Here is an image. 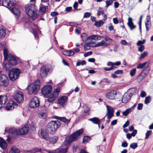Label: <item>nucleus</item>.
Wrapping results in <instances>:
<instances>
[{
  "label": "nucleus",
  "mask_w": 153,
  "mask_h": 153,
  "mask_svg": "<svg viewBox=\"0 0 153 153\" xmlns=\"http://www.w3.org/2000/svg\"><path fill=\"white\" fill-rule=\"evenodd\" d=\"M26 13L30 17L32 18L33 20H35L37 17V10L34 4H28L25 7Z\"/></svg>",
  "instance_id": "obj_1"
},
{
  "label": "nucleus",
  "mask_w": 153,
  "mask_h": 153,
  "mask_svg": "<svg viewBox=\"0 0 153 153\" xmlns=\"http://www.w3.org/2000/svg\"><path fill=\"white\" fill-rule=\"evenodd\" d=\"M60 126V122L58 121H52L49 122L46 126V129L51 134L54 133Z\"/></svg>",
  "instance_id": "obj_2"
},
{
  "label": "nucleus",
  "mask_w": 153,
  "mask_h": 153,
  "mask_svg": "<svg viewBox=\"0 0 153 153\" xmlns=\"http://www.w3.org/2000/svg\"><path fill=\"white\" fill-rule=\"evenodd\" d=\"M40 82L39 80L31 84L27 87V91L29 94H37L40 88Z\"/></svg>",
  "instance_id": "obj_3"
},
{
  "label": "nucleus",
  "mask_w": 153,
  "mask_h": 153,
  "mask_svg": "<svg viewBox=\"0 0 153 153\" xmlns=\"http://www.w3.org/2000/svg\"><path fill=\"white\" fill-rule=\"evenodd\" d=\"M83 130L81 129L77 131L76 132L67 137L65 142V145L66 146L72 141L77 139L79 137L82 133Z\"/></svg>",
  "instance_id": "obj_4"
},
{
  "label": "nucleus",
  "mask_w": 153,
  "mask_h": 153,
  "mask_svg": "<svg viewBox=\"0 0 153 153\" xmlns=\"http://www.w3.org/2000/svg\"><path fill=\"white\" fill-rule=\"evenodd\" d=\"M114 41V40L110 37L107 36L100 42L96 44L94 46V47L101 46L106 47L110 45V42H113Z\"/></svg>",
  "instance_id": "obj_5"
},
{
  "label": "nucleus",
  "mask_w": 153,
  "mask_h": 153,
  "mask_svg": "<svg viewBox=\"0 0 153 153\" xmlns=\"http://www.w3.org/2000/svg\"><path fill=\"white\" fill-rule=\"evenodd\" d=\"M52 91V87L50 85L44 86L41 89V93L45 97H51V94Z\"/></svg>",
  "instance_id": "obj_6"
},
{
  "label": "nucleus",
  "mask_w": 153,
  "mask_h": 153,
  "mask_svg": "<svg viewBox=\"0 0 153 153\" xmlns=\"http://www.w3.org/2000/svg\"><path fill=\"white\" fill-rule=\"evenodd\" d=\"M20 73V70L18 68L12 69L9 73V77L10 80L14 81L17 79Z\"/></svg>",
  "instance_id": "obj_7"
},
{
  "label": "nucleus",
  "mask_w": 153,
  "mask_h": 153,
  "mask_svg": "<svg viewBox=\"0 0 153 153\" xmlns=\"http://www.w3.org/2000/svg\"><path fill=\"white\" fill-rule=\"evenodd\" d=\"M13 96L16 101L19 103L22 102L24 100V95L23 93L21 91H15Z\"/></svg>",
  "instance_id": "obj_8"
},
{
  "label": "nucleus",
  "mask_w": 153,
  "mask_h": 153,
  "mask_svg": "<svg viewBox=\"0 0 153 153\" xmlns=\"http://www.w3.org/2000/svg\"><path fill=\"white\" fill-rule=\"evenodd\" d=\"M9 84L7 77L4 74H0V85L2 86H7Z\"/></svg>",
  "instance_id": "obj_9"
},
{
  "label": "nucleus",
  "mask_w": 153,
  "mask_h": 153,
  "mask_svg": "<svg viewBox=\"0 0 153 153\" xmlns=\"http://www.w3.org/2000/svg\"><path fill=\"white\" fill-rule=\"evenodd\" d=\"M60 88L58 87L54 89L53 94L51 96V97H49L47 99V101L49 102H51L53 101L58 97L59 93L60 91Z\"/></svg>",
  "instance_id": "obj_10"
},
{
  "label": "nucleus",
  "mask_w": 153,
  "mask_h": 153,
  "mask_svg": "<svg viewBox=\"0 0 153 153\" xmlns=\"http://www.w3.org/2000/svg\"><path fill=\"white\" fill-rule=\"evenodd\" d=\"M39 105V102L37 97H34L31 99L29 103V106L31 108H34L38 107Z\"/></svg>",
  "instance_id": "obj_11"
},
{
  "label": "nucleus",
  "mask_w": 153,
  "mask_h": 153,
  "mask_svg": "<svg viewBox=\"0 0 153 153\" xmlns=\"http://www.w3.org/2000/svg\"><path fill=\"white\" fill-rule=\"evenodd\" d=\"M10 57L9 56V57L7 58L8 60V64H5V66L6 68L10 67L9 65H16L17 62L16 59L12 55H10Z\"/></svg>",
  "instance_id": "obj_12"
},
{
  "label": "nucleus",
  "mask_w": 153,
  "mask_h": 153,
  "mask_svg": "<svg viewBox=\"0 0 153 153\" xmlns=\"http://www.w3.org/2000/svg\"><path fill=\"white\" fill-rule=\"evenodd\" d=\"M49 69L48 67L45 65L42 67L40 69V74L42 78L45 77L47 75Z\"/></svg>",
  "instance_id": "obj_13"
},
{
  "label": "nucleus",
  "mask_w": 153,
  "mask_h": 153,
  "mask_svg": "<svg viewBox=\"0 0 153 153\" xmlns=\"http://www.w3.org/2000/svg\"><path fill=\"white\" fill-rule=\"evenodd\" d=\"M107 112L106 114V116L108 119H110L114 115V110L113 108L108 105H106Z\"/></svg>",
  "instance_id": "obj_14"
},
{
  "label": "nucleus",
  "mask_w": 153,
  "mask_h": 153,
  "mask_svg": "<svg viewBox=\"0 0 153 153\" xmlns=\"http://www.w3.org/2000/svg\"><path fill=\"white\" fill-rule=\"evenodd\" d=\"M68 97L65 96H62L58 99V103L61 106H64L67 103Z\"/></svg>",
  "instance_id": "obj_15"
},
{
  "label": "nucleus",
  "mask_w": 153,
  "mask_h": 153,
  "mask_svg": "<svg viewBox=\"0 0 153 153\" xmlns=\"http://www.w3.org/2000/svg\"><path fill=\"white\" fill-rule=\"evenodd\" d=\"M14 3L13 0H2V5L8 8H10L14 5Z\"/></svg>",
  "instance_id": "obj_16"
},
{
  "label": "nucleus",
  "mask_w": 153,
  "mask_h": 153,
  "mask_svg": "<svg viewBox=\"0 0 153 153\" xmlns=\"http://www.w3.org/2000/svg\"><path fill=\"white\" fill-rule=\"evenodd\" d=\"M28 125H25L24 126L20 129L18 130V134L19 135H25L27 133L28 131Z\"/></svg>",
  "instance_id": "obj_17"
},
{
  "label": "nucleus",
  "mask_w": 153,
  "mask_h": 153,
  "mask_svg": "<svg viewBox=\"0 0 153 153\" xmlns=\"http://www.w3.org/2000/svg\"><path fill=\"white\" fill-rule=\"evenodd\" d=\"M117 94V93L116 91H112L106 93L105 94V96L109 100H113L115 99V97Z\"/></svg>",
  "instance_id": "obj_18"
},
{
  "label": "nucleus",
  "mask_w": 153,
  "mask_h": 153,
  "mask_svg": "<svg viewBox=\"0 0 153 153\" xmlns=\"http://www.w3.org/2000/svg\"><path fill=\"white\" fill-rule=\"evenodd\" d=\"M17 104L16 103L13 101H10L7 104L5 107V109L7 110H10L16 108L17 107Z\"/></svg>",
  "instance_id": "obj_19"
},
{
  "label": "nucleus",
  "mask_w": 153,
  "mask_h": 153,
  "mask_svg": "<svg viewBox=\"0 0 153 153\" xmlns=\"http://www.w3.org/2000/svg\"><path fill=\"white\" fill-rule=\"evenodd\" d=\"M33 24L34 27V28L33 29V33L35 38H38V35L39 34L41 33V31L39 30V28L36 25L34 24Z\"/></svg>",
  "instance_id": "obj_20"
},
{
  "label": "nucleus",
  "mask_w": 153,
  "mask_h": 153,
  "mask_svg": "<svg viewBox=\"0 0 153 153\" xmlns=\"http://www.w3.org/2000/svg\"><path fill=\"white\" fill-rule=\"evenodd\" d=\"M131 97L126 92L123 96L122 100V102L124 103H126L130 99Z\"/></svg>",
  "instance_id": "obj_21"
},
{
  "label": "nucleus",
  "mask_w": 153,
  "mask_h": 153,
  "mask_svg": "<svg viewBox=\"0 0 153 153\" xmlns=\"http://www.w3.org/2000/svg\"><path fill=\"white\" fill-rule=\"evenodd\" d=\"M11 12L14 14L16 16V18H18L20 15V11L17 8L14 7L12 8L11 10Z\"/></svg>",
  "instance_id": "obj_22"
},
{
  "label": "nucleus",
  "mask_w": 153,
  "mask_h": 153,
  "mask_svg": "<svg viewBox=\"0 0 153 153\" xmlns=\"http://www.w3.org/2000/svg\"><path fill=\"white\" fill-rule=\"evenodd\" d=\"M128 22L127 24L129 27L130 30H132L136 27L135 25H134L133 23L132 22V19L131 17H129L128 19Z\"/></svg>",
  "instance_id": "obj_23"
},
{
  "label": "nucleus",
  "mask_w": 153,
  "mask_h": 153,
  "mask_svg": "<svg viewBox=\"0 0 153 153\" xmlns=\"http://www.w3.org/2000/svg\"><path fill=\"white\" fill-rule=\"evenodd\" d=\"M7 146L6 141L2 138L0 137V147L3 149H5Z\"/></svg>",
  "instance_id": "obj_24"
},
{
  "label": "nucleus",
  "mask_w": 153,
  "mask_h": 153,
  "mask_svg": "<svg viewBox=\"0 0 153 153\" xmlns=\"http://www.w3.org/2000/svg\"><path fill=\"white\" fill-rule=\"evenodd\" d=\"M41 134L43 138L47 140L48 139V133L45 130H42L41 131Z\"/></svg>",
  "instance_id": "obj_25"
},
{
  "label": "nucleus",
  "mask_w": 153,
  "mask_h": 153,
  "mask_svg": "<svg viewBox=\"0 0 153 153\" xmlns=\"http://www.w3.org/2000/svg\"><path fill=\"white\" fill-rule=\"evenodd\" d=\"M88 120L91 121L94 124H100V120L98 118L96 117L89 119Z\"/></svg>",
  "instance_id": "obj_26"
},
{
  "label": "nucleus",
  "mask_w": 153,
  "mask_h": 153,
  "mask_svg": "<svg viewBox=\"0 0 153 153\" xmlns=\"http://www.w3.org/2000/svg\"><path fill=\"white\" fill-rule=\"evenodd\" d=\"M18 130H17L14 128H10L9 130V134H11L13 136H15L16 134L18 135Z\"/></svg>",
  "instance_id": "obj_27"
},
{
  "label": "nucleus",
  "mask_w": 153,
  "mask_h": 153,
  "mask_svg": "<svg viewBox=\"0 0 153 153\" xmlns=\"http://www.w3.org/2000/svg\"><path fill=\"white\" fill-rule=\"evenodd\" d=\"M54 118L64 123H68L70 122V120L67 119L65 117H60L58 116H55Z\"/></svg>",
  "instance_id": "obj_28"
},
{
  "label": "nucleus",
  "mask_w": 153,
  "mask_h": 153,
  "mask_svg": "<svg viewBox=\"0 0 153 153\" xmlns=\"http://www.w3.org/2000/svg\"><path fill=\"white\" fill-rule=\"evenodd\" d=\"M7 100V97L6 96H0V104H4Z\"/></svg>",
  "instance_id": "obj_29"
},
{
  "label": "nucleus",
  "mask_w": 153,
  "mask_h": 153,
  "mask_svg": "<svg viewBox=\"0 0 153 153\" xmlns=\"http://www.w3.org/2000/svg\"><path fill=\"white\" fill-rule=\"evenodd\" d=\"M58 140V137L54 136L49 138V142L50 143L54 144L56 143Z\"/></svg>",
  "instance_id": "obj_30"
},
{
  "label": "nucleus",
  "mask_w": 153,
  "mask_h": 153,
  "mask_svg": "<svg viewBox=\"0 0 153 153\" xmlns=\"http://www.w3.org/2000/svg\"><path fill=\"white\" fill-rule=\"evenodd\" d=\"M46 9V7L44 6L42 4H41L40 5V7L39 10V12L42 14L45 13Z\"/></svg>",
  "instance_id": "obj_31"
},
{
  "label": "nucleus",
  "mask_w": 153,
  "mask_h": 153,
  "mask_svg": "<svg viewBox=\"0 0 153 153\" xmlns=\"http://www.w3.org/2000/svg\"><path fill=\"white\" fill-rule=\"evenodd\" d=\"M136 89L134 88L129 89L127 92L128 94L131 97L136 92Z\"/></svg>",
  "instance_id": "obj_32"
},
{
  "label": "nucleus",
  "mask_w": 153,
  "mask_h": 153,
  "mask_svg": "<svg viewBox=\"0 0 153 153\" xmlns=\"http://www.w3.org/2000/svg\"><path fill=\"white\" fill-rule=\"evenodd\" d=\"M19 151L15 147H13L11 148L10 153H19Z\"/></svg>",
  "instance_id": "obj_33"
},
{
  "label": "nucleus",
  "mask_w": 153,
  "mask_h": 153,
  "mask_svg": "<svg viewBox=\"0 0 153 153\" xmlns=\"http://www.w3.org/2000/svg\"><path fill=\"white\" fill-rule=\"evenodd\" d=\"M6 35V31L4 29L2 28L0 29V37H4Z\"/></svg>",
  "instance_id": "obj_34"
},
{
  "label": "nucleus",
  "mask_w": 153,
  "mask_h": 153,
  "mask_svg": "<svg viewBox=\"0 0 153 153\" xmlns=\"http://www.w3.org/2000/svg\"><path fill=\"white\" fill-rule=\"evenodd\" d=\"M103 23L104 22L102 20H100L95 22L94 25L97 27H99L102 25Z\"/></svg>",
  "instance_id": "obj_35"
},
{
  "label": "nucleus",
  "mask_w": 153,
  "mask_h": 153,
  "mask_svg": "<svg viewBox=\"0 0 153 153\" xmlns=\"http://www.w3.org/2000/svg\"><path fill=\"white\" fill-rule=\"evenodd\" d=\"M39 117L42 119H45L47 117V114L45 113H39L38 114Z\"/></svg>",
  "instance_id": "obj_36"
},
{
  "label": "nucleus",
  "mask_w": 153,
  "mask_h": 153,
  "mask_svg": "<svg viewBox=\"0 0 153 153\" xmlns=\"http://www.w3.org/2000/svg\"><path fill=\"white\" fill-rule=\"evenodd\" d=\"M4 55V59H7V58L9 57V55H8V51L7 49L5 48L4 50L3 51Z\"/></svg>",
  "instance_id": "obj_37"
},
{
  "label": "nucleus",
  "mask_w": 153,
  "mask_h": 153,
  "mask_svg": "<svg viewBox=\"0 0 153 153\" xmlns=\"http://www.w3.org/2000/svg\"><path fill=\"white\" fill-rule=\"evenodd\" d=\"M104 14V10H103L101 7H100L97 13V15L98 16H99L100 14L103 15Z\"/></svg>",
  "instance_id": "obj_38"
},
{
  "label": "nucleus",
  "mask_w": 153,
  "mask_h": 153,
  "mask_svg": "<svg viewBox=\"0 0 153 153\" xmlns=\"http://www.w3.org/2000/svg\"><path fill=\"white\" fill-rule=\"evenodd\" d=\"M113 1L112 0H107L105 1L106 3L105 7L106 8L108 7V6L111 5L113 4Z\"/></svg>",
  "instance_id": "obj_39"
},
{
  "label": "nucleus",
  "mask_w": 153,
  "mask_h": 153,
  "mask_svg": "<svg viewBox=\"0 0 153 153\" xmlns=\"http://www.w3.org/2000/svg\"><path fill=\"white\" fill-rule=\"evenodd\" d=\"M86 64V62L85 60L82 61H79L77 62L76 64V66H79L81 65H83Z\"/></svg>",
  "instance_id": "obj_40"
},
{
  "label": "nucleus",
  "mask_w": 153,
  "mask_h": 153,
  "mask_svg": "<svg viewBox=\"0 0 153 153\" xmlns=\"http://www.w3.org/2000/svg\"><path fill=\"white\" fill-rule=\"evenodd\" d=\"M35 123L34 122H32L30 124V128L32 130L34 131L36 129Z\"/></svg>",
  "instance_id": "obj_41"
},
{
  "label": "nucleus",
  "mask_w": 153,
  "mask_h": 153,
  "mask_svg": "<svg viewBox=\"0 0 153 153\" xmlns=\"http://www.w3.org/2000/svg\"><path fill=\"white\" fill-rule=\"evenodd\" d=\"M131 111V108L127 109L125 111H123V116H126Z\"/></svg>",
  "instance_id": "obj_42"
},
{
  "label": "nucleus",
  "mask_w": 153,
  "mask_h": 153,
  "mask_svg": "<svg viewBox=\"0 0 153 153\" xmlns=\"http://www.w3.org/2000/svg\"><path fill=\"white\" fill-rule=\"evenodd\" d=\"M68 148H64L59 149L58 150L59 153H65L67 152L68 150Z\"/></svg>",
  "instance_id": "obj_43"
},
{
  "label": "nucleus",
  "mask_w": 153,
  "mask_h": 153,
  "mask_svg": "<svg viewBox=\"0 0 153 153\" xmlns=\"http://www.w3.org/2000/svg\"><path fill=\"white\" fill-rule=\"evenodd\" d=\"M151 97L150 96H149L147 97H146L145 98V100L144 102L145 103L147 104L149 103L151 101Z\"/></svg>",
  "instance_id": "obj_44"
},
{
  "label": "nucleus",
  "mask_w": 153,
  "mask_h": 153,
  "mask_svg": "<svg viewBox=\"0 0 153 153\" xmlns=\"http://www.w3.org/2000/svg\"><path fill=\"white\" fill-rule=\"evenodd\" d=\"M152 131L150 130L148 131L146 133V137H145V139H148L149 136L152 134Z\"/></svg>",
  "instance_id": "obj_45"
},
{
  "label": "nucleus",
  "mask_w": 153,
  "mask_h": 153,
  "mask_svg": "<svg viewBox=\"0 0 153 153\" xmlns=\"http://www.w3.org/2000/svg\"><path fill=\"white\" fill-rule=\"evenodd\" d=\"M137 147V143H131L130 145V147L133 149H135Z\"/></svg>",
  "instance_id": "obj_46"
},
{
  "label": "nucleus",
  "mask_w": 153,
  "mask_h": 153,
  "mask_svg": "<svg viewBox=\"0 0 153 153\" xmlns=\"http://www.w3.org/2000/svg\"><path fill=\"white\" fill-rule=\"evenodd\" d=\"M146 63H139V64L137 66V68L138 69L142 68L145 66Z\"/></svg>",
  "instance_id": "obj_47"
},
{
  "label": "nucleus",
  "mask_w": 153,
  "mask_h": 153,
  "mask_svg": "<svg viewBox=\"0 0 153 153\" xmlns=\"http://www.w3.org/2000/svg\"><path fill=\"white\" fill-rule=\"evenodd\" d=\"M148 54L147 52L146 51L144 52L143 53L141 54L140 56V59H141L145 57Z\"/></svg>",
  "instance_id": "obj_48"
},
{
  "label": "nucleus",
  "mask_w": 153,
  "mask_h": 153,
  "mask_svg": "<svg viewBox=\"0 0 153 153\" xmlns=\"http://www.w3.org/2000/svg\"><path fill=\"white\" fill-rule=\"evenodd\" d=\"M145 41L146 40L145 39H144L143 41H139L137 42V45L138 46H140L141 45H142L144 44L145 43Z\"/></svg>",
  "instance_id": "obj_49"
},
{
  "label": "nucleus",
  "mask_w": 153,
  "mask_h": 153,
  "mask_svg": "<svg viewBox=\"0 0 153 153\" xmlns=\"http://www.w3.org/2000/svg\"><path fill=\"white\" fill-rule=\"evenodd\" d=\"M136 68H134L132 69L130 71V75L131 76H134L135 75L136 72Z\"/></svg>",
  "instance_id": "obj_50"
},
{
  "label": "nucleus",
  "mask_w": 153,
  "mask_h": 153,
  "mask_svg": "<svg viewBox=\"0 0 153 153\" xmlns=\"http://www.w3.org/2000/svg\"><path fill=\"white\" fill-rule=\"evenodd\" d=\"M90 139V137L88 136H85L83 140V143H85L87 142Z\"/></svg>",
  "instance_id": "obj_51"
},
{
  "label": "nucleus",
  "mask_w": 153,
  "mask_h": 153,
  "mask_svg": "<svg viewBox=\"0 0 153 153\" xmlns=\"http://www.w3.org/2000/svg\"><path fill=\"white\" fill-rule=\"evenodd\" d=\"M145 49V47L143 45H141L138 48V51L140 52H142Z\"/></svg>",
  "instance_id": "obj_52"
},
{
  "label": "nucleus",
  "mask_w": 153,
  "mask_h": 153,
  "mask_svg": "<svg viewBox=\"0 0 153 153\" xmlns=\"http://www.w3.org/2000/svg\"><path fill=\"white\" fill-rule=\"evenodd\" d=\"M91 13H90L89 12H86L85 13L83 17L85 18H88L91 15Z\"/></svg>",
  "instance_id": "obj_53"
},
{
  "label": "nucleus",
  "mask_w": 153,
  "mask_h": 153,
  "mask_svg": "<svg viewBox=\"0 0 153 153\" xmlns=\"http://www.w3.org/2000/svg\"><path fill=\"white\" fill-rule=\"evenodd\" d=\"M146 96V93L144 91H141L140 94V96L142 97L143 98L145 97Z\"/></svg>",
  "instance_id": "obj_54"
},
{
  "label": "nucleus",
  "mask_w": 153,
  "mask_h": 153,
  "mask_svg": "<svg viewBox=\"0 0 153 153\" xmlns=\"http://www.w3.org/2000/svg\"><path fill=\"white\" fill-rule=\"evenodd\" d=\"M114 73L117 74H121L123 73V71L122 70H118L116 71Z\"/></svg>",
  "instance_id": "obj_55"
},
{
  "label": "nucleus",
  "mask_w": 153,
  "mask_h": 153,
  "mask_svg": "<svg viewBox=\"0 0 153 153\" xmlns=\"http://www.w3.org/2000/svg\"><path fill=\"white\" fill-rule=\"evenodd\" d=\"M143 107V104L142 103H139L138 104L137 107V109L138 110H141Z\"/></svg>",
  "instance_id": "obj_56"
},
{
  "label": "nucleus",
  "mask_w": 153,
  "mask_h": 153,
  "mask_svg": "<svg viewBox=\"0 0 153 153\" xmlns=\"http://www.w3.org/2000/svg\"><path fill=\"white\" fill-rule=\"evenodd\" d=\"M68 53H69V56H73L75 53L74 51L71 50H68Z\"/></svg>",
  "instance_id": "obj_57"
},
{
  "label": "nucleus",
  "mask_w": 153,
  "mask_h": 153,
  "mask_svg": "<svg viewBox=\"0 0 153 153\" xmlns=\"http://www.w3.org/2000/svg\"><path fill=\"white\" fill-rule=\"evenodd\" d=\"M129 125V122L128 120H127L126 123L123 126V128H126Z\"/></svg>",
  "instance_id": "obj_58"
},
{
  "label": "nucleus",
  "mask_w": 153,
  "mask_h": 153,
  "mask_svg": "<svg viewBox=\"0 0 153 153\" xmlns=\"http://www.w3.org/2000/svg\"><path fill=\"white\" fill-rule=\"evenodd\" d=\"M92 53V51H89L87 53H85L84 54V56L85 57H87L88 56L91 55Z\"/></svg>",
  "instance_id": "obj_59"
},
{
  "label": "nucleus",
  "mask_w": 153,
  "mask_h": 153,
  "mask_svg": "<svg viewBox=\"0 0 153 153\" xmlns=\"http://www.w3.org/2000/svg\"><path fill=\"white\" fill-rule=\"evenodd\" d=\"M96 35H93L90 36L88 37V38L93 40H95L96 39Z\"/></svg>",
  "instance_id": "obj_60"
},
{
  "label": "nucleus",
  "mask_w": 153,
  "mask_h": 153,
  "mask_svg": "<svg viewBox=\"0 0 153 153\" xmlns=\"http://www.w3.org/2000/svg\"><path fill=\"white\" fill-rule=\"evenodd\" d=\"M113 23L115 24H117L118 23V21L117 18H114L113 19Z\"/></svg>",
  "instance_id": "obj_61"
},
{
  "label": "nucleus",
  "mask_w": 153,
  "mask_h": 153,
  "mask_svg": "<svg viewBox=\"0 0 153 153\" xmlns=\"http://www.w3.org/2000/svg\"><path fill=\"white\" fill-rule=\"evenodd\" d=\"M78 148V147L77 145H74L73 146V151L74 152H76Z\"/></svg>",
  "instance_id": "obj_62"
},
{
  "label": "nucleus",
  "mask_w": 153,
  "mask_h": 153,
  "mask_svg": "<svg viewBox=\"0 0 153 153\" xmlns=\"http://www.w3.org/2000/svg\"><path fill=\"white\" fill-rule=\"evenodd\" d=\"M58 14V13L57 12L54 11L52 12L51 13V15L52 16H55Z\"/></svg>",
  "instance_id": "obj_63"
},
{
  "label": "nucleus",
  "mask_w": 153,
  "mask_h": 153,
  "mask_svg": "<svg viewBox=\"0 0 153 153\" xmlns=\"http://www.w3.org/2000/svg\"><path fill=\"white\" fill-rule=\"evenodd\" d=\"M137 131L136 130H134L131 133L132 136L133 137H134L137 134Z\"/></svg>",
  "instance_id": "obj_64"
}]
</instances>
